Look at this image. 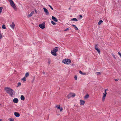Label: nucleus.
I'll return each mask as SVG.
<instances>
[{"instance_id":"obj_1","label":"nucleus","mask_w":121,"mask_h":121,"mask_svg":"<svg viewBox=\"0 0 121 121\" xmlns=\"http://www.w3.org/2000/svg\"><path fill=\"white\" fill-rule=\"evenodd\" d=\"M5 90L6 92L10 95L11 96H12V95H13V92L14 91L12 89L7 87L5 88Z\"/></svg>"},{"instance_id":"obj_2","label":"nucleus","mask_w":121,"mask_h":121,"mask_svg":"<svg viewBox=\"0 0 121 121\" xmlns=\"http://www.w3.org/2000/svg\"><path fill=\"white\" fill-rule=\"evenodd\" d=\"M62 62L65 64L68 65L71 63V60L70 59H66L63 60Z\"/></svg>"},{"instance_id":"obj_3","label":"nucleus","mask_w":121,"mask_h":121,"mask_svg":"<svg viewBox=\"0 0 121 121\" xmlns=\"http://www.w3.org/2000/svg\"><path fill=\"white\" fill-rule=\"evenodd\" d=\"M10 4L12 7L14 9H16V7L12 0H9Z\"/></svg>"},{"instance_id":"obj_4","label":"nucleus","mask_w":121,"mask_h":121,"mask_svg":"<svg viewBox=\"0 0 121 121\" xmlns=\"http://www.w3.org/2000/svg\"><path fill=\"white\" fill-rule=\"evenodd\" d=\"M55 107L60 110V111L61 112L63 110V108L60 107V105H56L55 106Z\"/></svg>"},{"instance_id":"obj_5","label":"nucleus","mask_w":121,"mask_h":121,"mask_svg":"<svg viewBox=\"0 0 121 121\" xmlns=\"http://www.w3.org/2000/svg\"><path fill=\"white\" fill-rule=\"evenodd\" d=\"M39 27L42 29H43L45 28V24L42 23L39 25Z\"/></svg>"},{"instance_id":"obj_6","label":"nucleus","mask_w":121,"mask_h":121,"mask_svg":"<svg viewBox=\"0 0 121 121\" xmlns=\"http://www.w3.org/2000/svg\"><path fill=\"white\" fill-rule=\"evenodd\" d=\"M10 26L12 29H14L15 26L14 23L13 22Z\"/></svg>"},{"instance_id":"obj_7","label":"nucleus","mask_w":121,"mask_h":121,"mask_svg":"<svg viewBox=\"0 0 121 121\" xmlns=\"http://www.w3.org/2000/svg\"><path fill=\"white\" fill-rule=\"evenodd\" d=\"M44 12L46 13V15H48L49 14V12L47 9L45 8H43Z\"/></svg>"},{"instance_id":"obj_8","label":"nucleus","mask_w":121,"mask_h":121,"mask_svg":"<svg viewBox=\"0 0 121 121\" xmlns=\"http://www.w3.org/2000/svg\"><path fill=\"white\" fill-rule=\"evenodd\" d=\"M98 45H96L95 47V50H96L98 52V53L99 54H100V52L99 49L97 48Z\"/></svg>"},{"instance_id":"obj_9","label":"nucleus","mask_w":121,"mask_h":121,"mask_svg":"<svg viewBox=\"0 0 121 121\" xmlns=\"http://www.w3.org/2000/svg\"><path fill=\"white\" fill-rule=\"evenodd\" d=\"M85 103V101L81 100H80V105H83Z\"/></svg>"},{"instance_id":"obj_10","label":"nucleus","mask_w":121,"mask_h":121,"mask_svg":"<svg viewBox=\"0 0 121 121\" xmlns=\"http://www.w3.org/2000/svg\"><path fill=\"white\" fill-rule=\"evenodd\" d=\"M14 115L16 117H19L20 116V114L19 113L15 112L14 113Z\"/></svg>"},{"instance_id":"obj_11","label":"nucleus","mask_w":121,"mask_h":121,"mask_svg":"<svg viewBox=\"0 0 121 121\" xmlns=\"http://www.w3.org/2000/svg\"><path fill=\"white\" fill-rule=\"evenodd\" d=\"M52 19L55 22H57L58 21V20H57V18L55 17L52 16Z\"/></svg>"},{"instance_id":"obj_12","label":"nucleus","mask_w":121,"mask_h":121,"mask_svg":"<svg viewBox=\"0 0 121 121\" xmlns=\"http://www.w3.org/2000/svg\"><path fill=\"white\" fill-rule=\"evenodd\" d=\"M51 54L55 56H56V52H55L53 51H51Z\"/></svg>"},{"instance_id":"obj_13","label":"nucleus","mask_w":121,"mask_h":121,"mask_svg":"<svg viewBox=\"0 0 121 121\" xmlns=\"http://www.w3.org/2000/svg\"><path fill=\"white\" fill-rule=\"evenodd\" d=\"M18 99L17 98H14L13 100V101L15 103H17L18 102Z\"/></svg>"},{"instance_id":"obj_14","label":"nucleus","mask_w":121,"mask_h":121,"mask_svg":"<svg viewBox=\"0 0 121 121\" xmlns=\"http://www.w3.org/2000/svg\"><path fill=\"white\" fill-rule=\"evenodd\" d=\"M57 47H56L55 48H54L52 50V51H53L55 52H56L57 51H58V49L57 48Z\"/></svg>"},{"instance_id":"obj_15","label":"nucleus","mask_w":121,"mask_h":121,"mask_svg":"<svg viewBox=\"0 0 121 121\" xmlns=\"http://www.w3.org/2000/svg\"><path fill=\"white\" fill-rule=\"evenodd\" d=\"M106 96V95H105V94H103V95L102 99L103 101H104L105 100V99Z\"/></svg>"},{"instance_id":"obj_16","label":"nucleus","mask_w":121,"mask_h":121,"mask_svg":"<svg viewBox=\"0 0 121 121\" xmlns=\"http://www.w3.org/2000/svg\"><path fill=\"white\" fill-rule=\"evenodd\" d=\"M89 97V95L88 94H87L84 97V98L87 99Z\"/></svg>"},{"instance_id":"obj_17","label":"nucleus","mask_w":121,"mask_h":121,"mask_svg":"<svg viewBox=\"0 0 121 121\" xmlns=\"http://www.w3.org/2000/svg\"><path fill=\"white\" fill-rule=\"evenodd\" d=\"M21 99L22 100H25V97L23 95H22L21 96Z\"/></svg>"},{"instance_id":"obj_18","label":"nucleus","mask_w":121,"mask_h":121,"mask_svg":"<svg viewBox=\"0 0 121 121\" xmlns=\"http://www.w3.org/2000/svg\"><path fill=\"white\" fill-rule=\"evenodd\" d=\"M34 11H32L31 12V13L28 16L29 17H31L33 14H34Z\"/></svg>"},{"instance_id":"obj_19","label":"nucleus","mask_w":121,"mask_h":121,"mask_svg":"<svg viewBox=\"0 0 121 121\" xmlns=\"http://www.w3.org/2000/svg\"><path fill=\"white\" fill-rule=\"evenodd\" d=\"M72 94L70 93L69 94V95H68L67 96V97L68 99H69L71 97H72Z\"/></svg>"},{"instance_id":"obj_20","label":"nucleus","mask_w":121,"mask_h":121,"mask_svg":"<svg viewBox=\"0 0 121 121\" xmlns=\"http://www.w3.org/2000/svg\"><path fill=\"white\" fill-rule=\"evenodd\" d=\"M79 73L81 74L82 75H86V73H83L81 71H79Z\"/></svg>"},{"instance_id":"obj_21","label":"nucleus","mask_w":121,"mask_h":121,"mask_svg":"<svg viewBox=\"0 0 121 121\" xmlns=\"http://www.w3.org/2000/svg\"><path fill=\"white\" fill-rule=\"evenodd\" d=\"M72 26L73 27H74V28L75 29V30H78V28L76 27V26L75 25H72Z\"/></svg>"},{"instance_id":"obj_22","label":"nucleus","mask_w":121,"mask_h":121,"mask_svg":"<svg viewBox=\"0 0 121 121\" xmlns=\"http://www.w3.org/2000/svg\"><path fill=\"white\" fill-rule=\"evenodd\" d=\"M103 22L102 20H99L98 23V24L99 25H100L101 23Z\"/></svg>"},{"instance_id":"obj_23","label":"nucleus","mask_w":121,"mask_h":121,"mask_svg":"<svg viewBox=\"0 0 121 121\" xmlns=\"http://www.w3.org/2000/svg\"><path fill=\"white\" fill-rule=\"evenodd\" d=\"M71 21H78V20H77V19L76 18H73V19H71Z\"/></svg>"},{"instance_id":"obj_24","label":"nucleus","mask_w":121,"mask_h":121,"mask_svg":"<svg viewBox=\"0 0 121 121\" xmlns=\"http://www.w3.org/2000/svg\"><path fill=\"white\" fill-rule=\"evenodd\" d=\"M51 62V60L50 59H48V65H49L50 64Z\"/></svg>"},{"instance_id":"obj_25","label":"nucleus","mask_w":121,"mask_h":121,"mask_svg":"<svg viewBox=\"0 0 121 121\" xmlns=\"http://www.w3.org/2000/svg\"><path fill=\"white\" fill-rule=\"evenodd\" d=\"M29 75V74L28 73H27V72L26 73V74H25V76L26 77H28V76Z\"/></svg>"},{"instance_id":"obj_26","label":"nucleus","mask_w":121,"mask_h":121,"mask_svg":"<svg viewBox=\"0 0 121 121\" xmlns=\"http://www.w3.org/2000/svg\"><path fill=\"white\" fill-rule=\"evenodd\" d=\"M2 28L4 29H6V27L5 25H2Z\"/></svg>"},{"instance_id":"obj_27","label":"nucleus","mask_w":121,"mask_h":121,"mask_svg":"<svg viewBox=\"0 0 121 121\" xmlns=\"http://www.w3.org/2000/svg\"><path fill=\"white\" fill-rule=\"evenodd\" d=\"M3 9V8L2 7H0V13H1L2 11V9Z\"/></svg>"},{"instance_id":"obj_28","label":"nucleus","mask_w":121,"mask_h":121,"mask_svg":"<svg viewBox=\"0 0 121 121\" xmlns=\"http://www.w3.org/2000/svg\"><path fill=\"white\" fill-rule=\"evenodd\" d=\"M22 80L23 81V82H25L26 81V78L25 77L22 78Z\"/></svg>"},{"instance_id":"obj_29","label":"nucleus","mask_w":121,"mask_h":121,"mask_svg":"<svg viewBox=\"0 0 121 121\" xmlns=\"http://www.w3.org/2000/svg\"><path fill=\"white\" fill-rule=\"evenodd\" d=\"M51 23L53 25H55L56 24V23L53 21H52L51 22Z\"/></svg>"},{"instance_id":"obj_30","label":"nucleus","mask_w":121,"mask_h":121,"mask_svg":"<svg viewBox=\"0 0 121 121\" xmlns=\"http://www.w3.org/2000/svg\"><path fill=\"white\" fill-rule=\"evenodd\" d=\"M21 85V83L20 82H19L18 84V85L17 86V87H18L19 86H20Z\"/></svg>"},{"instance_id":"obj_31","label":"nucleus","mask_w":121,"mask_h":121,"mask_svg":"<svg viewBox=\"0 0 121 121\" xmlns=\"http://www.w3.org/2000/svg\"><path fill=\"white\" fill-rule=\"evenodd\" d=\"M72 97H74L75 95V94H72Z\"/></svg>"},{"instance_id":"obj_32","label":"nucleus","mask_w":121,"mask_h":121,"mask_svg":"<svg viewBox=\"0 0 121 121\" xmlns=\"http://www.w3.org/2000/svg\"><path fill=\"white\" fill-rule=\"evenodd\" d=\"M9 119L10 121H14V119L11 118H10Z\"/></svg>"},{"instance_id":"obj_33","label":"nucleus","mask_w":121,"mask_h":121,"mask_svg":"<svg viewBox=\"0 0 121 121\" xmlns=\"http://www.w3.org/2000/svg\"><path fill=\"white\" fill-rule=\"evenodd\" d=\"M112 56L114 58V59H116V57L113 54H112Z\"/></svg>"},{"instance_id":"obj_34","label":"nucleus","mask_w":121,"mask_h":121,"mask_svg":"<svg viewBox=\"0 0 121 121\" xmlns=\"http://www.w3.org/2000/svg\"><path fill=\"white\" fill-rule=\"evenodd\" d=\"M48 6L50 7V8L52 10H53V9L52 7L50 5H48Z\"/></svg>"},{"instance_id":"obj_35","label":"nucleus","mask_w":121,"mask_h":121,"mask_svg":"<svg viewBox=\"0 0 121 121\" xmlns=\"http://www.w3.org/2000/svg\"><path fill=\"white\" fill-rule=\"evenodd\" d=\"M74 78H75V80H77V76H75L74 77Z\"/></svg>"},{"instance_id":"obj_36","label":"nucleus","mask_w":121,"mask_h":121,"mask_svg":"<svg viewBox=\"0 0 121 121\" xmlns=\"http://www.w3.org/2000/svg\"><path fill=\"white\" fill-rule=\"evenodd\" d=\"M96 73L97 74V75L100 74V72H96Z\"/></svg>"},{"instance_id":"obj_37","label":"nucleus","mask_w":121,"mask_h":121,"mask_svg":"<svg viewBox=\"0 0 121 121\" xmlns=\"http://www.w3.org/2000/svg\"><path fill=\"white\" fill-rule=\"evenodd\" d=\"M69 30V28H67L65 30V31H66L67 30Z\"/></svg>"},{"instance_id":"obj_38","label":"nucleus","mask_w":121,"mask_h":121,"mask_svg":"<svg viewBox=\"0 0 121 121\" xmlns=\"http://www.w3.org/2000/svg\"><path fill=\"white\" fill-rule=\"evenodd\" d=\"M118 53L119 55H120V57L121 58V53L119 52H118Z\"/></svg>"},{"instance_id":"obj_39","label":"nucleus","mask_w":121,"mask_h":121,"mask_svg":"<svg viewBox=\"0 0 121 121\" xmlns=\"http://www.w3.org/2000/svg\"><path fill=\"white\" fill-rule=\"evenodd\" d=\"M107 94V92L106 91H105L104 93H103V94H105V95H106Z\"/></svg>"},{"instance_id":"obj_40","label":"nucleus","mask_w":121,"mask_h":121,"mask_svg":"<svg viewBox=\"0 0 121 121\" xmlns=\"http://www.w3.org/2000/svg\"><path fill=\"white\" fill-rule=\"evenodd\" d=\"M2 36L1 34H0V39L2 38Z\"/></svg>"},{"instance_id":"obj_41","label":"nucleus","mask_w":121,"mask_h":121,"mask_svg":"<svg viewBox=\"0 0 121 121\" xmlns=\"http://www.w3.org/2000/svg\"><path fill=\"white\" fill-rule=\"evenodd\" d=\"M115 80L116 81H117L118 80V79L117 78V79H115Z\"/></svg>"},{"instance_id":"obj_42","label":"nucleus","mask_w":121,"mask_h":121,"mask_svg":"<svg viewBox=\"0 0 121 121\" xmlns=\"http://www.w3.org/2000/svg\"><path fill=\"white\" fill-rule=\"evenodd\" d=\"M79 16L81 17V18H82V15H80Z\"/></svg>"},{"instance_id":"obj_43","label":"nucleus","mask_w":121,"mask_h":121,"mask_svg":"<svg viewBox=\"0 0 121 121\" xmlns=\"http://www.w3.org/2000/svg\"><path fill=\"white\" fill-rule=\"evenodd\" d=\"M35 12L37 13V12L36 10V9H35Z\"/></svg>"},{"instance_id":"obj_44","label":"nucleus","mask_w":121,"mask_h":121,"mask_svg":"<svg viewBox=\"0 0 121 121\" xmlns=\"http://www.w3.org/2000/svg\"><path fill=\"white\" fill-rule=\"evenodd\" d=\"M108 89H106L105 90V91H107Z\"/></svg>"},{"instance_id":"obj_45","label":"nucleus","mask_w":121,"mask_h":121,"mask_svg":"<svg viewBox=\"0 0 121 121\" xmlns=\"http://www.w3.org/2000/svg\"><path fill=\"white\" fill-rule=\"evenodd\" d=\"M2 120V119H0V121H1Z\"/></svg>"},{"instance_id":"obj_46","label":"nucleus","mask_w":121,"mask_h":121,"mask_svg":"<svg viewBox=\"0 0 121 121\" xmlns=\"http://www.w3.org/2000/svg\"><path fill=\"white\" fill-rule=\"evenodd\" d=\"M34 79H35V78H34V79H33V81L32 82H33V81H34Z\"/></svg>"},{"instance_id":"obj_47","label":"nucleus","mask_w":121,"mask_h":121,"mask_svg":"<svg viewBox=\"0 0 121 121\" xmlns=\"http://www.w3.org/2000/svg\"><path fill=\"white\" fill-rule=\"evenodd\" d=\"M43 74H45V73L44 72H43Z\"/></svg>"},{"instance_id":"obj_48","label":"nucleus","mask_w":121,"mask_h":121,"mask_svg":"<svg viewBox=\"0 0 121 121\" xmlns=\"http://www.w3.org/2000/svg\"><path fill=\"white\" fill-rule=\"evenodd\" d=\"M120 97L121 99V94H120Z\"/></svg>"},{"instance_id":"obj_49","label":"nucleus","mask_w":121,"mask_h":121,"mask_svg":"<svg viewBox=\"0 0 121 121\" xmlns=\"http://www.w3.org/2000/svg\"><path fill=\"white\" fill-rule=\"evenodd\" d=\"M1 104H0V105H1Z\"/></svg>"}]
</instances>
